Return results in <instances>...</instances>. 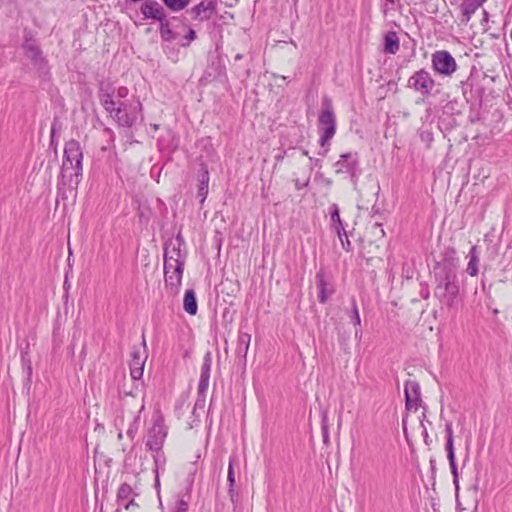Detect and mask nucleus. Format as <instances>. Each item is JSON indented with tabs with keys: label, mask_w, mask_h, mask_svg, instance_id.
<instances>
[{
	"label": "nucleus",
	"mask_w": 512,
	"mask_h": 512,
	"mask_svg": "<svg viewBox=\"0 0 512 512\" xmlns=\"http://www.w3.org/2000/svg\"><path fill=\"white\" fill-rule=\"evenodd\" d=\"M156 485H159V479L156 477Z\"/></svg>",
	"instance_id": "nucleus-53"
},
{
	"label": "nucleus",
	"mask_w": 512,
	"mask_h": 512,
	"mask_svg": "<svg viewBox=\"0 0 512 512\" xmlns=\"http://www.w3.org/2000/svg\"><path fill=\"white\" fill-rule=\"evenodd\" d=\"M352 320L355 326H360L361 319L355 300L352 301Z\"/></svg>",
	"instance_id": "nucleus-39"
},
{
	"label": "nucleus",
	"mask_w": 512,
	"mask_h": 512,
	"mask_svg": "<svg viewBox=\"0 0 512 512\" xmlns=\"http://www.w3.org/2000/svg\"><path fill=\"white\" fill-rule=\"evenodd\" d=\"M184 271L183 264H164L166 289L173 295L179 292Z\"/></svg>",
	"instance_id": "nucleus-7"
},
{
	"label": "nucleus",
	"mask_w": 512,
	"mask_h": 512,
	"mask_svg": "<svg viewBox=\"0 0 512 512\" xmlns=\"http://www.w3.org/2000/svg\"><path fill=\"white\" fill-rule=\"evenodd\" d=\"M371 233L374 235L375 238H382L385 236V231L382 228V225L379 223H374L371 226Z\"/></svg>",
	"instance_id": "nucleus-38"
},
{
	"label": "nucleus",
	"mask_w": 512,
	"mask_h": 512,
	"mask_svg": "<svg viewBox=\"0 0 512 512\" xmlns=\"http://www.w3.org/2000/svg\"><path fill=\"white\" fill-rule=\"evenodd\" d=\"M160 35L164 41L168 42L173 41L178 37V34L171 29L170 21L166 18L163 22H160Z\"/></svg>",
	"instance_id": "nucleus-28"
},
{
	"label": "nucleus",
	"mask_w": 512,
	"mask_h": 512,
	"mask_svg": "<svg viewBox=\"0 0 512 512\" xmlns=\"http://www.w3.org/2000/svg\"><path fill=\"white\" fill-rule=\"evenodd\" d=\"M21 358H22L23 368H24L27 376L30 378L32 375L31 361L29 358H27V353L22 354Z\"/></svg>",
	"instance_id": "nucleus-36"
},
{
	"label": "nucleus",
	"mask_w": 512,
	"mask_h": 512,
	"mask_svg": "<svg viewBox=\"0 0 512 512\" xmlns=\"http://www.w3.org/2000/svg\"><path fill=\"white\" fill-rule=\"evenodd\" d=\"M187 511H188V502L185 501L184 499L178 500L175 512H187Z\"/></svg>",
	"instance_id": "nucleus-42"
},
{
	"label": "nucleus",
	"mask_w": 512,
	"mask_h": 512,
	"mask_svg": "<svg viewBox=\"0 0 512 512\" xmlns=\"http://www.w3.org/2000/svg\"><path fill=\"white\" fill-rule=\"evenodd\" d=\"M101 104L120 126H133L141 115V103L133 97L125 101H116L112 94L103 93L100 96Z\"/></svg>",
	"instance_id": "nucleus-1"
},
{
	"label": "nucleus",
	"mask_w": 512,
	"mask_h": 512,
	"mask_svg": "<svg viewBox=\"0 0 512 512\" xmlns=\"http://www.w3.org/2000/svg\"><path fill=\"white\" fill-rule=\"evenodd\" d=\"M445 432H446V452H447V458L449 461L451 473L453 476V483L458 489V469L456 464V457H455V450H454V436H453V428L452 423L447 422L445 425Z\"/></svg>",
	"instance_id": "nucleus-9"
},
{
	"label": "nucleus",
	"mask_w": 512,
	"mask_h": 512,
	"mask_svg": "<svg viewBox=\"0 0 512 512\" xmlns=\"http://www.w3.org/2000/svg\"><path fill=\"white\" fill-rule=\"evenodd\" d=\"M307 155L306 151L302 150V149H296V148H293L292 149V153L291 154H287V157H303Z\"/></svg>",
	"instance_id": "nucleus-46"
},
{
	"label": "nucleus",
	"mask_w": 512,
	"mask_h": 512,
	"mask_svg": "<svg viewBox=\"0 0 512 512\" xmlns=\"http://www.w3.org/2000/svg\"><path fill=\"white\" fill-rule=\"evenodd\" d=\"M147 359L145 352H141L139 348L134 347L132 351V359L130 361V375L134 380H139L144 371V365Z\"/></svg>",
	"instance_id": "nucleus-12"
},
{
	"label": "nucleus",
	"mask_w": 512,
	"mask_h": 512,
	"mask_svg": "<svg viewBox=\"0 0 512 512\" xmlns=\"http://www.w3.org/2000/svg\"><path fill=\"white\" fill-rule=\"evenodd\" d=\"M423 436H424V442L429 445V435H428V432H427V429L424 427V430H423Z\"/></svg>",
	"instance_id": "nucleus-48"
},
{
	"label": "nucleus",
	"mask_w": 512,
	"mask_h": 512,
	"mask_svg": "<svg viewBox=\"0 0 512 512\" xmlns=\"http://www.w3.org/2000/svg\"><path fill=\"white\" fill-rule=\"evenodd\" d=\"M435 85V80L425 69H420L413 73V75H411L408 79L407 83L409 88L413 89L415 92L420 93L424 97L432 95Z\"/></svg>",
	"instance_id": "nucleus-4"
},
{
	"label": "nucleus",
	"mask_w": 512,
	"mask_h": 512,
	"mask_svg": "<svg viewBox=\"0 0 512 512\" xmlns=\"http://www.w3.org/2000/svg\"><path fill=\"white\" fill-rule=\"evenodd\" d=\"M341 241V245L344 250L349 251L351 249V243L348 239V236L341 235V238H339Z\"/></svg>",
	"instance_id": "nucleus-45"
},
{
	"label": "nucleus",
	"mask_w": 512,
	"mask_h": 512,
	"mask_svg": "<svg viewBox=\"0 0 512 512\" xmlns=\"http://www.w3.org/2000/svg\"><path fill=\"white\" fill-rule=\"evenodd\" d=\"M406 408L417 410L420 402V386L414 380H408L404 386Z\"/></svg>",
	"instance_id": "nucleus-11"
},
{
	"label": "nucleus",
	"mask_w": 512,
	"mask_h": 512,
	"mask_svg": "<svg viewBox=\"0 0 512 512\" xmlns=\"http://www.w3.org/2000/svg\"><path fill=\"white\" fill-rule=\"evenodd\" d=\"M196 148L200 151L198 160L212 157L214 148L210 137L202 138L196 143Z\"/></svg>",
	"instance_id": "nucleus-22"
},
{
	"label": "nucleus",
	"mask_w": 512,
	"mask_h": 512,
	"mask_svg": "<svg viewBox=\"0 0 512 512\" xmlns=\"http://www.w3.org/2000/svg\"><path fill=\"white\" fill-rule=\"evenodd\" d=\"M63 171H64V164L61 166V172L60 173L62 174Z\"/></svg>",
	"instance_id": "nucleus-51"
},
{
	"label": "nucleus",
	"mask_w": 512,
	"mask_h": 512,
	"mask_svg": "<svg viewBox=\"0 0 512 512\" xmlns=\"http://www.w3.org/2000/svg\"><path fill=\"white\" fill-rule=\"evenodd\" d=\"M115 425L118 428V439H122L123 433L122 430L124 428V416H120L115 420Z\"/></svg>",
	"instance_id": "nucleus-41"
},
{
	"label": "nucleus",
	"mask_w": 512,
	"mask_h": 512,
	"mask_svg": "<svg viewBox=\"0 0 512 512\" xmlns=\"http://www.w3.org/2000/svg\"><path fill=\"white\" fill-rule=\"evenodd\" d=\"M316 286L318 289V299L321 303H325L334 293L333 285L327 281L325 274L322 271H319L316 274Z\"/></svg>",
	"instance_id": "nucleus-13"
},
{
	"label": "nucleus",
	"mask_w": 512,
	"mask_h": 512,
	"mask_svg": "<svg viewBox=\"0 0 512 512\" xmlns=\"http://www.w3.org/2000/svg\"><path fill=\"white\" fill-rule=\"evenodd\" d=\"M217 9V0H202L189 10L193 20L203 22L209 20Z\"/></svg>",
	"instance_id": "nucleus-10"
},
{
	"label": "nucleus",
	"mask_w": 512,
	"mask_h": 512,
	"mask_svg": "<svg viewBox=\"0 0 512 512\" xmlns=\"http://www.w3.org/2000/svg\"><path fill=\"white\" fill-rule=\"evenodd\" d=\"M167 437V427L164 424V419L161 415L153 418V425L148 430L146 446L156 453L162 449L164 441Z\"/></svg>",
	"instance_id": "nucleus-3"
},
{
	"label": "nucleus",
	"mask_w": 512,
	"mask_h": 512,
	"mask_svg": "<svg viewBox=\"0 0 512 512\" xmlns=\"http://www.w3.org/2000/svg\"><path fill=\"white\" fill-rule=\"evenodd\" d=\"M121 416H124V421L127 420L128 426L126 434L130 439H133L139 428L140 416L134 415L132 412H123Z\"/></svg>",
	"instance_id": "nucleus-20"
},
{
	"label": "nucleus",
	"mask_w": 512,
	"mask_h": 512,
	"mask_svg": "<svg viewBox=\"0 0 512 512\" xmlns=\"http://www.w3.org/2000/svg\"><path fill=\"white\" fill-rule=\"evenodd\" d=\"M251 341V335L247 332H239L236 353L239 356L246 357Z\"/></svg>",
	"instance_id": "nucleus-25"
},
{
	"label": "nucleus",
	"mask_w": 512,
	"mask_h": 512,
	"mask_svg": "<svg viewBox=\"0 0 512 512\" xmlns=\"http://www.w3.org/2000/svg\"><path fill=\"white\" fill-rule=\"evenodd\" d=\"M141 12L146 19H154L163 22L166 18L164 9L158 2H145L141 6Z\"/></svg>",
	"instance_id": "nucleus-14"
},
{
	"label": "nucleus",
	"mask_w": 512,
	"mask_h": 512,
	"mask_svg": "<svg viewBox=\"0 0 512 512\" xmlns=\"http://www.w3.org/2000/svg\"><path fill=\"white\" fill-rule=\"evenodd\" d=\"M432 68L443 77H451L457 70V63L446 50L435 51L431 56Z\"/></svg>",
	"instance_id": "nucleus-5"
},
{
	"label": "nucleus",
	"mask_w": 512,
	"mask_h": 512,
	"mask_svg": "<svg viewBox=\"0 0 512 512\" xmlns=\"http://www.w3.org/2000/svg\"><path fill=\"white\" fill-rule=\"evenodd\" d=\"M466 258H468L466 272L472 277L477 276L479 272L478 266L480 262V252L477 246L474 245L471 247Z\"/></svg>",
	"instance_id": "nucleus-18"
},
{
	"label": "nucleus",
	"mask_w": 512,
	"mask_h": 512,
	"mask_svg": "<svg viewBox=\"0 0 512 512\" xmlns=\"http://www.w3.org/2000/svg\"><path fill=\"white\" fill-rule=\"evenodd\" d=\"M209 386V378L208 377H201L198 384V393L202 396H205V393Z\"/></svg>",
	"instance_id": "nucleus-35"
},
{
	"label": "nucleus",
	"mask_w": 512,
	"mask_h": 512,
	"mask_svg": "<svg viewBox=\"0 0 512 512\" xmlns=\"http://www.w3.org/2000/svg\"><path fill=\"white\" fill-rule=\"evenodd\" d=\"M241 59H242V55H241V54H237V55L235 56V60H241Z\"/></svg>",
	"instance_id": "nucleus-49"
},
{
	"label": "nucleus",
	"mask_w": 512,
	"mask_h": 512,
	"mask_svg": "<svg viewBox=\"0 0 512 512\" xmlns=\"http://www.w3.org/2000/svg\"><path fill=\"white\" fill-rule=\"evenodd\" d=\"M83 155L77 141L66 142V160H82Z\"/></svg>",
	"instance_id": "nucleus-26"
},
{
	"label": "nucleus",
	"mask_w": 512,
	"mask_h": 512,
	"mask_svg": "<svg viewBox=\"0 0 512 512\" xmlns=\"http://www.w3.org/2000/svg\"><path fill=\"white\" fill-rule=\"evenodd\" d=\"M164 4L172 11L178 12L188 6L191 0H162Z\"/></svg>",
	"instance_id": "nucleus-30"
},
{
	"label": "nucleus",
	"mask_w": 512,
	"mask_h": 512,
	"mask_svg": "<svg viewBox=\"0 0 512 512\" xmlns=\"http://www.w3.org/2000/svg\"><path fill=\"white\" fill-rule=\"evenodd\" d=\"M63 343V331L60 323H57L53 331V353L61 357Z\"/></svg>",
	"instance_id": "nucleus-27"
},
{
	"label": "nucleus",
	"mask_w": 512,
	"mask_h": 512,
	"mask_svg": "<svg viewBox=\"0 0 512 512\" xmlns=\"http://www.w3.org/2000/svg\"><path fill=\"white\" fill-rule=\"evenodd\" d=\"M75 185H78L79 183V177L82 175V162L77 161L75 162Z\"/></svg>",
	"instance_id": "nucleus-43"
},
{
	"label": "nucleus",
	"mask_w": 512,
	"mask_h": 512,
	"mask_svg": "<svg viewBox=\"0 0 512 512\" xmlns=\"http://www.w3.org/2000/svg\"><path fill=\"white\" fill-rule=\"evenodd\" d=\"M210 370H211V359L209 356H207L204 360V363L201 367V377H208L210 378Z\"/></svg>",
	"instance_id": "nucleus-34"
},
{
	"label": "nucleus",
	"mask_w": 512,
	"mask_h": 512,
	"mask_svg": "<svg viewBox=\"0 0 512 512\" xmlns=\"http://www.w3.org/2000/svg\"><path fill=\"white\" fill-rule=\"evenodd\" d=\"M330 210L332 224L341 222L338 206L336 204H332Z\"/></svg>",
	"instance_id": "nucleus-40"
},
{
	"label": "nucleus",
	"mask_w": 512,
	"mask_h": 512,
	"mask_svg": "<svg viewBox=\"0 0 512 512\" xmlns=\"http://www.w3.org/2000/svg\"><path fill=\"white\" fill-rule=\"evenodd\" d=\"M309 183V176H307L303 181H300L299 179L295 180V186L296 189L300 190L303 187H306Z\"/></svg>",
	"instance_id": "nucleus-47"
},
{
	"label": "nucleus",
	"mask_w": 512,
	"mask_h": 512,
	"mask_svg": "<svg viewBox=\"0 0 512 512\" xmlns=\"http://www.w3.org/2000/svg\"><path fill=\"white\" fill-rule=\"evenodd\" d=\"M318 127L321 132L319 143L321 148L325 149L336 132V117L332 100L326 95L322 97Z\"/></svg>",
	"instance_id": "nucleus-2"
},
{
	"label": "nucleus",
	"mask_w": 512,
	"mask_h": 512,
	"mask_svg": "<svg viewBox=\"0 0 512 512\" xmlns=\"http://www.w3.org/2000/svg\"><path fill=\"white\" fill-rule=\"evenodd\" d=\"M196 39V32L194 29L189 28L187 34L184 36V38L181 41L182 47H188L190 43Z\"/></svg>",
	"instance_id": "nucleus-32"
},
{
	"label": "nucleus",
	"mask_w": 512,
	"mask_h": 512,
	"mask_svg": "<svg viewBox=\"0 0 512 512\" xmlns=\"http://www.w3.org/2000/svg\"><path fill=\"white\" fill-rule=\"evenodd\" d=\"M140 412H142V409H139V412H138V414H137V415H139V416H140Z\"/></svg>",
	"instance_id": "nucleus-54"
},
{
	"label": "nucleus",
	"mask_w": 512,
	"mask_h": 512,
	"mask_svg": "<svg viewBox=\"0 0 512 512\" xmlns=\"http://www.w3.org/2000/svg\"><path fill=\"white\" fill-rule=\"evenodd\" d=\"M208 186H209V172L204 166H202V168L198 174V192H197V197L200 199L201 203H203L207 198Z\"/></svg>",
	"instance_id": "nucleus-17"
},
{
	"label": "nucleus",
	"mask_w": 512,
	"mask_h": 512,
	"mask_svg": "<svg viewBox=\"0 0 512 512\" xmlns=\"http://www.w3.org/2000/svg\"><path fill=\"white\" fill-rule=\"evenodd\" d=\"M238 462V458L236 455H231L229 458V464H228V472H227V481L229 485L228 493L230 495V498L232 501H234L235 496V472H234V465Z\"/></svg>",
	"instance_id": "nucleus-19"
},
{
	"label": "nucleus",
	"mask_w": 512,
	"mask_h": 512,
	"mask_svg": "<svg viewBox=\"0 0 512 512\" xmlns=\"http://www.w3.org/2000/svg\"><path fill=\"white\" fill-rule=\"evenodd\" d=\"M133 493V489L130 485L124 483L122 484L117 492V501L119 505H122L126 510H132L137 507V504L134 502V499L131 498Z\"/></svg>",
	"instance_id": "nucleus-15"
},
{
	"label": "nucleus",
	"mask_w": 512,
	"mask_h": 512,
	"mask_svg": "<svg viewBox=\"0 0 512 512\" xmlns=\"http://www.w3.org/2000/svg\"><path fill=\"white\" fill-rule=\"evenodd\" d=\"M436 295L449 307H452L459 293L456 281L447 275L436 287Z\"/></svg>",
	"instance_id": "nucleus-8"
},
{
	"label": "nucleus",
	"mask_w": 512,
	"mask_h": 512,
	"mask_svg": "<svg viewBox=\"0 0 512 512\" xmlns=\"http://www.w3.org/2000/svg\"><path fill=\"white\" fill-rule=\"evenodd\" d=\"M177 146L175 136L172 131L167 130L166 135H162L158 139V147L160 151H171Z\"/></svg>",
	"instance_id": "nucleus-24"
},
{
	"label": "nucleus",
	"mask_w": 512,
	"mask_h": 512,
	"mask_svg": "<svg viewBox=\"0 0 512 512\" xmlns=\"http://www.w3.org/2000/svg\"><path fill=\"white\" fill-rule=\"evenodd\" d=\"M128 89L124 86H121L117 89L116 94H112L116 101H125L124 99L128 96Z\"/></svg>",
	"instance_id": "nucleus-37"
},
{
	"label": "nucleus",
	"mask_w": 512,
	"mask_h": 512,
	"mask_svg": "<svg viewBox=\"0 0 512 512\" xmlns=\"http://www.w3.org/2000/svg\"><path fill=\"white\" fill-rule=\"evenodd\" d=\"M400 48L399 38L396 32L390 31L384 37V50L386 53L395 54Z\"/></svg>",
	"instance_id": "nucleus-23"
},
{
	"label": "nucleus",
	"mask_w": 512,
	"mask_h": 512,
	"mask_svg": "<svg viewBox=\"0 0 512 512\" xmlns=\"http://www.w3.org/2000/svg\"><path fill=\"white\" fill-rule=\"evenodd\" d=\"M333 226H334V229H335V231H336V233H337L339 238H341V235L346 236L347 233H346V231L344 229L342 221L339 222V223L333 224Z\"/></svg>",
	"instance_id": "nucleus-44"
},
{
	"label": "nucleus",
	"mask_w": 512,
	"mask_h": 512,
	"mask_svg": "<svg viewBox=\"0 0 512 512\" xmlns=\"http://www.w3.org/2000/svg\"><path fill=\"white\" fill-rule=\"evenodd\" d=\"M387 2L393 4L395 2V0H386Z\"/></svg>",
	"instance_id": "nucleus-52"
},
{
	"label": "nucleus",
	"mask_w": 512,
	"mask_h": 512,
	"mask_svg": "<svg viewBox=\"0 0 512 512\" xmlns=\"http://www.w3.org/2000/svg\"><path fill=\"white\" fill-rule=\"evenodd\" d=\"M183 237L178 234L176 238L170 239L164 247V264L185 265L186 254L183 252Z\"/></svg>",
	"instance_id": "nucleus-6"
},
{
	"label": "nucleus",
	"mask_w": 512,
	"mask_h": 512,
	"mask_svg": "<svg viewBox=\"0 0 512 512\" xmlns=\"http://www.w3.org/2000/svg\"><path fill=\"white\" fill-rule=\"evenodd\" d=\"M322 435L324 443L329 441L327 412L322 414Z\"/></svg>",
	"instance_id": "nucleus-33"
},
{
	"label": "nucleus",
	"mask_w": 512,
	"mask_h": 512,
	"mask_svg": "<svg viewBox=\"0 0 512 512\" xmlns=\"http://www.w3.org/2000/svg\"><path fill=\"white\" fill-rule=\"evenodd\" d=\"M183 308L190 315H196L198 311V305L194 290H186L183 299Z\"/></svg>",
	"instance_id": "nucleus-21"
},
{
	"label": "nucleus",
	"mask_w": 512,
	"mask_h": 512,
	"mask_svg": "<svg viewBox=\"0 0 512 512\" xmlns=\"http://www.w3.org/2000/svg\"><path fill=\"white\" fill-rule=\"evenodd\" d=\"M26 56L31 59L35 65H40L43 61L41 52L37 46L29 45L25 48Z\"/></svg>",
	"instance_id": "nucleus-29"
},
{
	"label": "nucleus",
	"mask_w": 512,
	"mask_h": 512,
	"mask_svg": "<svg viewBox=\"0 0 512 512\" xmlns=\"http://www.w3.org/2000/svg\"><path fill=\"white\" fill-rule=\"evenodd\" d=\"M154 458H155V464H156V466H157V465H158V462H159V457H158V455H157V456H155Z\"/></svg>",
	"instance_id": "nucleus-50"
},
{
	"label": "nucleus",
	"mask_w": 512,
	"mask_h": 512,
	"mask_svg": "<svg viewBox=\"0 0 512 512\" xmlns=\"http://www.w3.org/2000/svg\"><path fill=\"white\" fill-rule=\"evenodd\" d=\"M484 0H463L461 9V23L467 24Z\"/></svg>",
	"instance_id": "nucleus-16"
},
{
	"label": "nucleus",
	"mask_w": 512,
	"mask_h": 512,
	"mask_svg": "<svg viewBox=\"0 0 512 512\" xmlns=\"http://www.w3.org/2000/svg\"><path fill=\"white\" fill-rule=\"evenodd\" d=\"M61 136V124L54 122L51 126V142L59 141Z\"/></svg>",
	"instance_id": "nucleus-31"
}]
</instances>
